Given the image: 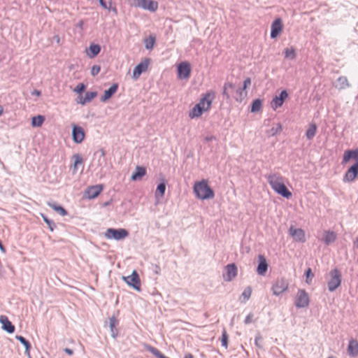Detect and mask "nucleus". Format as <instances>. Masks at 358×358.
<instances>
[{
    "label": "nucleus",
    "instance_id": "nucleus-1",
    "mask_svg": "<svg viewBox=\"0 0 358 358\" xmlns=\"http://www.w3.org/2000/svg\"><path fill=\"white\" fill-rule=\"evenodd\" d=\"M267 181L271 187L278 194L284 198L289 199L292 194L284 184L283 178L278 173L269 174Z\"/></svg>",
    "mask_w": 358,
    "mask_h": 358
},
{
    "label": "nucleus",
    "instance_id": "nucleus-2",
    "mask_svg": "<svg viewBox=\"0 0 358 358\" xmlns=\"http://www.w3.org/2000/svg\"><path fill=\"white\" fill-rule=\"evenodd\" d=\"M194 192L197 198L202 200L213 199L215 196L213 190L204 180L194 184Z\"/></svg>",
    "mask_w": 358,
    "mask_h": 358
},
{
    "label": "nucleus",
    "instance_id": "nucleus-3",
    "mask_svg": "<svg viewBox=\"0 0 358 358\" xmlns=\"http://www.w3.org/2000/svg\"><path fill=\"white\" fill-rule=\"evenodd\" d=\"M329 276L330 279L327 282L328 289L334 292L341 285V273L338 268H334L329 272Z\"/></svg>",
    "mask_w": 358,
    "mask_h": 358
},
{
    "label": "nucleus",
    "instance_id": "nucleus-4",
    "mask_svg": "<svg viewBox=\"0 0 358 358\" xmlns=\"http://www.w3.org/2000/svg\"><path fill=\"white\" fill-rule=\"evenodd\" d=\"M310 303V299L305 289H299L295 298L294 305L298 308H306Z\"/></svg>",
    "mask_w": 358,
    "mask_h": 358
},
{
    "label": "nucleus",
    "instance_id": "nucleus-5",
    "mask_svg": "<svg viewBox=\"0 0 358 358\" xmlns=\"http://www.w3.org/2000/svg\"><path fill=\"white\" fill-rule=\"evenodd\" d=\"M128 231L124 229H108L105 233V236L108 239L121 240L128 236Z\"/></svg>",
    "mask_w": 358,
    "mask_h": 358
},
{
    "label": "nucleus",
    "instance_id": "nucleus-6",
    "mask_svg": "<svg viewBox=\"0 0 358 358\" xmlns=\"http://www.w3.org/2000/svg\"><path fill=\"white\" fill-rule=\"evenodd\" d=\"M151 63V59L148 58L144 59L139 63L134 69L132 78L137 80L142 73L146 72L148 70L149 66Z\"/></svg>",
    "mask_w": 358,
    "mask_h": 358
},
{
    "label": "nucleus",
    "instance_id": "nucleus-7",
    "mask_svg": "<svg viewBox=\"0 0 358 358\" xmlns=\"http://www.w3.org/2000/svg\"><path fill=\"white\" fill-rule=\"evenodd\" d=\"M214 96L215 94L213 92H208L200 99L196 105H199L200 108L203 109L204 112L208 111L211 108Z\"/></svg>",
    "mask_w": 358,
    "mask_h": 358
},
{
    "label": "nucleus",
    "instance_id": "nucleus-8",
    "mask_svg": "<svg viewBox=\"0 0 358 358\" xmlns=\"http://www.w3.org/2000/svg\"><path fill=\"white\" fill-rule=\"evenodd\" d=\"M131 6L139 7L150 11H155V2L151 0H129Z\"/></svg>",
    "mask_w": 358,
    "mask_h": 358
},
{
    "label": "nucleus",
    "instance_id": "nucleus-9",
    "mask_svg": "<svg viewBox=\"0 0 358 358\" xmlns=\"http://www.w3.org/2000/svg\"><path fill=\"white\" fill-rule=\"evenodd\" d=\"M358 176V162L354 163L345 172L343 181L344 182H353Z\"/></svg>",
    "mask_w": 358,
    "mask_h": 358
},
{
    "label": "nucleus",
    "instance_id": "nucleus-10",
    "mask_svg": "<svg viewBox=\"0 0 358 358\" xmlns=\"http://www.w3.org/2000/svg\"><path fill=\"white\" fill-rule=\"evenodd\" d=\"M288 288V282L285 278L277 279L272 287L273 294L279 296Z\"/></svg>",
    "mask_w": 358,
    "mask_h": 358
},
{
    "label": "nucleus",
    "instance_id": "nucleus-11",
    "mask_svg": "<svg viewBox=\"0 0 358 358\" xmlns=\"http://www.w3.org/2000/svg\"><path fill=\"white\" fill-rule=\"evenodd\" d=\"M191 74V66L189 62H183L178 66V77L180 79H188Z\"/></svg>",
    "mask_w": 358,
    "mask_h": 358
},
{
    "label": "nucleus",
    "instance_id": "nucleus-12",
    "mask_svg": "<svg viewBox=\"0 0 358 358\" xmlns=\"http://www.w3.org/2000/svg\"><path fill=\"white\" fill-rule=\"evenodd\" d=\"M226 273L223 274L225 281L230 282L235 278L238 274V268L234 263L227 264L225 266Z\"/></svg>",
    "mask_w": 358,
    "mask_h": 358
},
{
    "label": "nucleus",
    "instance_id": "nucleus-13",
    "mask_svg": "<svg viewBox=\"0 0 358 358\" xmlns=\"http://www.w3.org/2000/svg\"><path fill=\"white\" fill-rule=\"evenodd\" d=\"M123 280L130 286L134 289L139 290L141 287V282L139 276L136 271H134L130 275L124 276Z\"/></svg>",
    "mask_w": 358,
    "mask_h": 358
},
{
    "label": "nucleus",
    "instance_id": "nucleus-14",
    "mask_svg": "<svg viewBox=\"0 0 358 358\" xmlns=\"http://www.w3.org/2000/svg\"><path fill=\"white\" fill-rule=\"evenodd\" d=\"M289 235L293 238L295 241L304 243L306 241L305 232L303 229L298 228L296 229L291 226L289 229Z\"/></svg>",
    "mask_w": 358,
    "mask_h": 358
},
{
    "label": "nucleus",
    "instance_id": "nucleus-15",
    "mask_svg": "<svg viewBox=\"0 0 358 358\" xmlns=\"http://www.w3.org/2000/svg\"><path fill=\"white\" fill-rule=\"evenodd\" d=\"M283 25L280 18L275 19L271 24L270 36L271 38H275L282 31Z\"/></svg>",
    "mask_w": 358,
    "mask_h": 358
},
{
    "label": "nucleus",
    "instance_id": "nucleus-16",
    "mask_svg": "<svg viewBox=\"0 0 358 358\" xmlns=\"http://www.w3.org/2000/svg\"><path fill=\"white\" fill-rule=\"evenodd\" d=\"M103 189V185H96L89 187L85 192V194L89 199H92L99 196Z\"/></svg>",
    "mask_w": 358,
    "mask_h": 358
},
{
    "label": "nucleus",
    "instance_id": "nucleus-17",
    "mask_svg": "<svg viewBox=\"0 0 358 358\" xmlns=\"http://www.w3.org/2000/svg\"><path fill=\"white\" fill-rule=\"evenodd\" d=\"M288 97V93L287 90H283L280 92L279 96H275L271 102L272 108L275 110L276 108L281 107L285 100Z\"/></svg>",
    "mask_w": 358,
    "mask_h": 358
},
{
    "label": "nucleus",
    "instance_id": "nucleus-18",
    "mask_svg": "<svg viewBox=\"0 0 358 358\" xmlns=\"http://www.w3.org/2000/svg\"><path fill=\"white\" fill-rule=\"evenodd\" d=\"M85 138V132L81 127L73 125V139L76 143H81Z\"/></svg>",
    "mask_w": 358,
    "mask_h": 358
},
{
    "label": "nucleus",
    "instance_id": "nucleus-19",
    "mask_svg": "<svg viewBox=\"0 0 358 358\" xmlns=\"http://www.w3.org/2000/svg\"><path fill=\"white\" fill-rule=\"evenodd\" d=\"M0 323L2 324V329L7 332L12 334L15 331V326L8 320L7 316L1 315Z\"/></svg>",
    "mask_w": 358,
    "mask_h": 358
},
{
    "label": "nucleus",
    "instance_id": "nucleus-20",
    "mask_svg": "<svg viewBox=\"0 0 358 358\" xmlns=\"http://www.w3.org/2000/svg\"><path fill=\"white\" fill-rule=\"evenodd\" d=\"M350 159H354L356 162H358V149L348 150L345 151L343 157L342 164H345Z\"/></svg>",
    "mask_w": 358,
    "mask_h": 358
},
{
    "label": "nucleus",
    "instance_id": "nucleus-21",
    "mask_svg": "<svg viewBox=\"0 0 358 358\" xmlns=\"http://www.w3.org/2000/svg\"><path fill=\"white\" fill-rule=\"evenodd\" d=\"M268 264L266 258L263 255H259V263L257 268V272L259 275H264L268 269Z\"/></svg>",
    "mask_w": 358,
    "mask_h": 358
},
{
    "label": "nucleus",
    "instance_id": "nucleus-22",
    "mask_svg": "<svg viewBox=\"0 0 358 358\" xmlns=\"http://www.w3.org/2000/svg\"><path fill=\"white\" fill-rule=\"evenodd\" d=\"M118 85L117 83H114L111 85V87L105 90L103 95L101 97V101L102 102H106L108 101L117 90Z\"/></svg>",
    "mask_w": 358,
    "mask_h": 358
},
{
    "label": "nucleus",
    "instance_id": "nucleus-23",
    "mask_svg": "<svg viewBox=\"0 0 358 358\" xmlns=\"http://www.w3.org/2000/svg\"><path fill=\"white\" fill-rule=\"evenodd\" d=\"M348 355L351 357H356L358 355V342L352 339L349 341L348 346Z\"/></svg>",
    "mask_w": 358,
    "mask_h": 358
},
{
    "label": "nucleus",
    "instance_id": "nucleus-24",
    "mask_svg": "<svg viewBox=\"0 0 358 358\" xmlns=\"http://www.w3.org/2000/svg\"><path fill=\"white\" fill-rule=\"evenodd\" d=\"M97 95L96 92H87L85 93V96H80L78 97V100L77 102L80 104L85 105L87 103L90 102L93 99H94Z\"/></svg>",
    "mask_w": 358,
    "mask_h": 358
},
{
    "label": "nucleus",
    "instance_id": "nucleus-25",
    "mask_svg": "<svg viewBox=\"0 0 358 358\" xmlns=\"http://www.w3.org/2000/svg\"><path fill=\"white\" fill-rule=\"evenodd\" d=\"M145 173L146 170L144 167L137 166L136 171L132 174L131 179L134 181L141 180Z\"/></svg>",
    "mask_w": 358,
    "mask_h": 358
},
{
    "label": "nucleus",
    "instance_id": "nucleus-26",
    "mask_svg": "<svg viewBox=\"0 0 358 358\" xmlns=\"http://www.w3.org/2000/svg\"><path fill=\"white\" fill-rule=\"evenodd\" d=\"M101 50V47L97 44H91L89 49L86 50L87 55L90 58L95 57Z\"/></svg>",
    "mask_w": 358,
    "mask_h": 358
},
{
    "label": "nucleus",
    "instance_id": "nucleus-27",
    "mask_svg": "<svg viewBox=\"0 0 358 358\" xmlns=\"http://www.w3.org/2000/svg\"><path fill=\"white\" fill-rule=\"evenodd\" d=\"M336 239V234L334 231H327L324 233L323 241L327 245L334 243Z\"/></svg>",
    "mask_w": 358,
    "mask_h": 358
},
{
    "label": "nucleus",
    "instance_id": "nucleus-28",
    "mask_svg": "<svg viewBox=\"0 0 358 358\" xmlns=\"http://www.w3.org/2000/svg\"><path fill=\"white\" fill-rule=\"evenodd\" d=\"M73 159V172L76 173L78 171L79 166L83 164V159L79 154H75L72 157Z\"/></svg>",
    "mask_w": 358,
    "mask_h": 358
},
{
    "label": "nucleus",
    "instance_id": "nucleus-29",
    "mask_svg": "<svg viewBox=\"0 0 358 358\" xmlns=\"http://www.w3.org/2000/svg\"><path fill=\"white\" fill-rule=\"evenodd\" d=\"M203 109L200 108L199 105H195L192 109L190 110L189 113V117L191 119L195 118V117H199L202 113H203Z\"/></svg>",
    "mask_w": 358,
    "mask_h": 358
},
{
    "label": "nucleus",
    "instance_id": "nucleus-30",
    "mask_svg": "<svg viewBox=\"0 0 358 358\" xmlns=\"http://www.w3.org/2000/svg\"><path fill=\"white\" fill-rule=\"evenodd\" d=\"M336 87L339 90H343L350 86L348 79L345 76H340L337 80L336 84Z\"/></svg>",
    "mask_w": 358,
    "mask_h": 358
},
{
    "label": "nucleus",
    "instance_id": "nucleus-31",
    "mask_svg": "<svg viewBox=\"0 0 358 358\" xmlns=\"http://www.w3.org/2000/svg\"><path fill=\"white\" fill-rule=\"evenodd\" d=\"M15 338L25 347V353L28 357H30L31 345L29 342L22 336H16Z\"/></svg>",
    "mask_w": 358,
    "mask_h": 358
},
{
    "label": "nucleus",
    "instance_id": "nucleus-32",
    "mask_svg": "<svg viewBox=\"0 0 358 358\" xmlns=\"http://www.w3.org/2000/svg\"><path fill=\"white\" fill-rule=\"evenodd\" d=\"M317 132V127L315 124H311L309 125L308 129L306 132V136L308 140H311L315 136Z\"/></svg>",
    "mask_w": 358,
    "mask_h": 358
},
{
    "label": "nucleus",
    "instance_id": "nucleus-33",
    "mask_svg": "<svg viewBox=\"0 0 358 358\" xmlns=\"http://www.w3.org/2000/svg\"><path fill=\"white\" fill-rule=\"evenodd\" d=\"M109 322H110V331L112 333V336L113 337H115L117 335L116 327L118 324V320L116 319L115 317L113 316V317H110Z\"/></svg>",
    "mask_w": 358,
    "mask_h": 358
},
{
    "label": "nucleus",
    "instance_id": "nucleus-34",
    "mask_svg": "<svg viewBox=\"0 0 358 358\" xmlns=\"http://www.w3.org/2000/svg\"><path fill=\"white\" fill-rule=\"evenodd\" d=\"M285 58L294 60L296 57L295 49L293 47L286 48L284 50Z\"/></svg>",
    "mask_w": 358,
    "mask_h": 358
},
{
    "label": "nucleus",
    "instance_id": "nucleus-35",
    "mask_svg": "<svg viewBox=\"0 0 358 358\" xmlns=\"http://www.w3.org/2000/svg\"><path fill=\"white\" fill-rule=\"evenodd\" d=\"M262 107V101L259 99H257L254 100L251 105V109L250 111L252 113H257L259 112Z\"/></svg>",
    "mask_w": 358,
    "mask_h": 358
},
{
    "label": "nucleus",
    "instance_id": "nucleus-36",
    "mask_svg": "<svg viewBox=\"0 0 358 358\" xmlns=\"http://www.w3.org/2000/svg\"><path fill=\"white\" fill-rule=\"evenodd\" d=\"M167 181L164 178H160V182L158 183V195L162 196L166 191Z\"/></svg>",
    "mask_w": 358,
    "mask_h": 358
},
{
    "label": "nucleus",
    "instance_id": "nucleus-37",
    "mask_svg": "<svg viewBox=\"0 0 358 358\" xmlns=\"http://www.w3.org/2000/svg\"><path fill=\"white\" fill-rule=\"evenodd\" d=\"M45 120V117L43 115H38L34 116L31 119L32 127H41Z\"/></svg>",
    "mask_w": 358,
    "mask_h": 358
},
{
    "label": "nucleus",
    "instance_id": "nucleus-38",
    "mask_svg": "<svg viewBox=\"0 0 358 358\" xmlns=\"http://www.w3.org/2000/svg\"><path fill=\"white\" fill-rule=\"evenodd\" d=\"M48 204L50 207H51L54 210L57 212L59 215L62 216H65L67 215V211L63 207L52 203H48Z\"/></svg>",
    "mask_w": 358,
    "mask_h": 358
},
{
    "label": "nucleus",
    "instance_id": "nucleus-39",
    "mask_svg": "<svg viewBox=\"0 0 358 358\" xmlns=\"http://www.w3.org/2000/svg\"><path fill=\"white\" fill-rule=\"evenodd\" d=\"M236 96L235 97L236 101H242V99L246 96L247 92L243 87H238L236 90Z\"/></svg>",
    "mask_w": 358,
    "mask_h": 358
},
{
    "label": "nucleus",
    "instance_id": "nucleus-40",
    "mask_svg": "<svg viewBox=\"0 0 358 358\" xmlns=\"http://www.w3.org/2000/svg\"><path fill=\"white\" fill-rule=\"evenodd\" d=\"M155 43V38L152 36L144 40L145 46L147 49H152L154 47Z\"/></svg>",
    "mask_w": 358,
    "mask_h": 358
},
{
    "label": "nucleus",
    "instance_id": "nucleus-41",
    "mask_svg": "<svg viewBox=\"0 0 358 358\" xmlns=\"http://www.w3.org/2000/svg\"><path fill=\"white\" fill-rule=\"evenodd\" d=\"M282 131V125L280 123H277L275 126L272 127V128L269 131V134L272 136L280 133Z\"/></svg>",
    "mask_w": 358,
    "mask_h": 358
},
{
    "label": "nucleus",
    "instance_id": "nucleus-42",
    "mask_svg": "<svg viewBox=\"0 0 358 358\" xmlns=\"http://www.w3.org/2000/svg\"><path fill=\"white\" fill-rule=\"evenodd\" d=\"M252 294V288L250 287H247L243 292L241 294V297L243 298V302L248 301Z\"/></svg>",
    "mask_w": 358,
    "mask_h": 358
},
{
    "label": "nucleus",
    "instance_id": "nucleus-43",
    "mask_svg": "<svg viewBox=\"0 0 358 358\" xmlns=\"http://www.w3.org/2000/svg\"><path fill=\"white\" fill-rule=\"evenodd\" d=\"M305 276H306V282L307 284L310 285L311 284L312 282V280L314 277V274L312 272V269L310 268H308L306 271H305Z\"/></svg>",
    "mask_w": 358,
    "mask_h": 358
},
{
    "label": "nucleus",
    "instance_id": "nucleus-44",
    "mask_svg": "<svg viewBox=\"0 0 358 358\" xmlns=\"http://www.w3.org/2000/svg\"><path fill=\"white\" fill-rule=\"evenodd\" d=\"M228 339H229V336L227 334V332L225 329H224L222 331V334L221 343H222V345L223 347H224L225 348H228Z\"/></svg>",
    "mask_w": 358,
    "mask_h": 358
},
{
    "label": "nucleus",
    "instance_id": "nucleus-45",
    "mask_svg": "<svg viewBox=\"0 0 358 358\" xmlns=\"http://www.w3.org/2000/svg\"><path fill=\"white\" fill-rule=\"evenodd\" d=\"M262 339L263 338L259 334H257L255 338V345L259 349H263V345L261 344Z\"/></svg>",
    "mask_w": 358,
    "mask_h": 358
},
{
    "label": "nucleus",
    "instance_id": "nucleus-46",
    "mask_svg": "<svg viewBox=\"0 0 358 358\" xmlns=\"http://www.w3.org/2000/svg\"><path fill=\"white\" fill-rule=\"evenodd\" d=\"M44 222L48 225L50 231H53L55 227V224L53 221L50 220L46 216L42 215Z\"/></svg>",
    "mask_w": 358,
    "mask_h": 358
},
{
    "label": "nucleus",
    "instance_id": "nucleus-47",
    "mask_svg": "<svg viewBox=\"0 0 358 358\" xmlns=\"http://www.w3.org/2000/svg\"><path fill=\"white\" fill-rule=\"evenodd\" d=\"M101 71V66L99 65H94L91 69L92 76H94L97 75Z\"/></svg>",
    "mask_w": 358,
    "mask_h": 358
},
{
    "label": "nucleus",
    "instance_id": "nucleus-48",
    "mask_svg": "<svg viewBox=\"0 0 358 358\" xmlns=\"http://www.w3.org/2000/svg\"><path fill=\"white\" fill-rule=\"evenodd\" d=\"M85 85L83 83H80L74 89V92H76L77 93H81L82 92H83L85 90Z\"/></svg>",
    "mask_w": 358,
    "mask_h": 358
},
{
    "label": "nucleus",
    "instance_id": "nucleus-49",
    "mask_svg": "<svg viewBox=\"0 0 358 358\" xmlns=\"http://www.w3.org/2000/svg\"><path fill=\"white\" fill-rule=\"evenodd\" d=\"M231 92L225 87L223 86L222 95L226 98V99H229L230 98Z\"/></svg>",
    "mask_w": 358,
    "mask_h": 358
},
{
    "label": "nucleus",
    "instance_id": "nucleus-50",
    "mask_svg": "<svg viewBox=\"0 0 358 358\" xmlns=\"http://www.w3.org/2000/svg\"><path fill=\"white\" fill-rule=\"evenodd\" d=\"M224 85L231 92L235 90V85L234 83L231 82H226Z\"/></svg>",
    "mask_w": 358,
    "mask_h": 358
},
{
    "label": "nucleus",
    "instance_id": "nucleus-51",
    "mask_svg": "<svg viewBox=\"0 0 358 358\" xmlns=\"http://www.w3.org/2000/svg\"><path fill=\"white\" fill-rule=\"evenodd\" d=\"M250 85H251V79L250 78H247L243 81V89L246 90L248 87L250 86Z\"/></svg>",
    "mask_w": 358,
    "mask_h": 358
},
{
    "label": "nucleus",
    "instance_id": "nucleus-52",
    "mask_svg": "<svg viewBox=\"0 0 358 358\" xmlns=\"http://www.w3.org/2000/svg\"><path fill=\"white\" fill-rule=\"evenodd\" d=\"M100 5L104 9H110V4L108 6L107 3L104 0H99Z\"/></svg>",
    "mask_w": 358,
    "mask_h": 358
},
{
    "label": "nucleus",
    "instance_id": "nucleus-53",
    "mask_svg": "<svg viewBox=\"0 0 358 358\" xmlns=\"http://www.w3.org/2000/svg\"><path fill=\"white\" fill-rule=\"evenodd\" d=\"M252 317H253V315L252 313L248 314L244 320V323L245 324H250L252 321Z\"/></svg>",
    "mask_w": 358,
    "mask_h": 358
},
{
    "label": "nucleus",
    "instance_id": "nucleus-54",
    "mask_svg": "<svg viewBox=\"0 0 358 358\" xmlns=\"http://www.w3.org/2000/svg\"><path fill=\"white\" fill-rule=\"evenodd\" d=\"M213 140H215V136H214L213 135H210V136H208L205 137V141L206 142H210Z\"/></svg>",
    "mask_w": 358,
    "mask_h": 358
},
{
    "label": "nucleus",
    "instance_id": "nucleus-55",
    "mask_svg": "<svg viewBox=\"0 0 358 358\" xmlns=\"http://www.w3.org/2000/svg\"><path fill=\"white\" fill-rule=\"evenodd\" d=\"M32 94L39 96H41V92L39 90H35L32 92Z\"/></svg>",
    "mask_w": 358,
    "mask_h": 358
},
{
    "label": "nucleus",
    "instance_id": "nucleus-56",
    "mask_svg": "<svg viewBox=\"0 0 358 358\" xmlns=\"http://www.w3.org/2000/svg\"><path fill=\"white\" fill-rule=\"evenodd\" d=\"M64 351L69 355H71L73 354V350L69 348H65Z\"/></svg>",
    "mask_w": 358,
    "mask_h": 358
},
{
    "label": "nucleus",
    "instance_id": "nucleus-57",
    "mask_svg": "<svg viewBox=\"0 0 358 358\" xmlns=\"http://www.w3.org/2000/svg\"><path fill=\"white\" fill-rule=\"evenodd\" d=\"M183 358H194L191 353H187L185 355Z\"/></svg>",
    "mask_w": 358,
    "mask_h": 358
},
{
    "label": "nucleus",
    "instance_id": "nucleus-58",
    "mask_svg": "<svg viewBox=\"0 0 358 358\" xmlns=\"http://www.w3.org/2000/svg\"><path fill=\"white\" fill-rule=\"evenodd\" d=\"M354 244H355V247L358 249V236L356 237V239L354 241Z\"/></svg>",
    "mask_w": 358,
    "mask_h": 358
},
{
    "label": "nucleus",
    "instance_id": "nucleus-59",
    "mask_svg": "<svg viewBox=\"0 0 358 358\" xmlns=\"http://www.w3.org/2000/svg\"><path fill=\"white\" fill-rule=\"evenodd\" d=\"M78 26L80 29H83V20H80V21L78 22Z\"/></svg>",
    "mask_w": 358,
    "mask_h": 358
},
{
    "label": "nucleus",
    "instance_id": "nucleus-60",
    "mask_svg": "<svg viewBox=\"0 0 358 358\" xmlns=\"http://www.w3.org/2000/svg\"><path fill=\"white\" fill-rule=\"evenodd\" d=\"M3 107L0 105V116L3 114Z\"/></svg>",
    "mask_w": 358,
    "mask_h": 358
},
{
    "label": "nucleus",
    "instance_id": "nucleus-61",
    "mask_svg": "<svg viewBox=\"0 0 358 358\" xmlns=\"http://www.w3.org/2000/svg\"><path fill=\"white\" fill-rule=\"evenodd\" d=\"M101 155L102 156L105 155V151L103 150H101Z\"/></svg>",
    "mask_w": 358,
    "mask_h": 358
},
{
    "label": "nucleus",
    "instance_id": "nucleus-62",
    "mask_svg": "<svg viewBox=\"0 0 358 358\" xmlns=\"http://www.w3.org/2000/svg\"><path fill=\"white\" fill-rule=\"evenodd\" d=\"M329 358H332V357H329Z\"/></svg>",
    "mask_w": 358,
    "mask_h": 358
}]
</instances>
